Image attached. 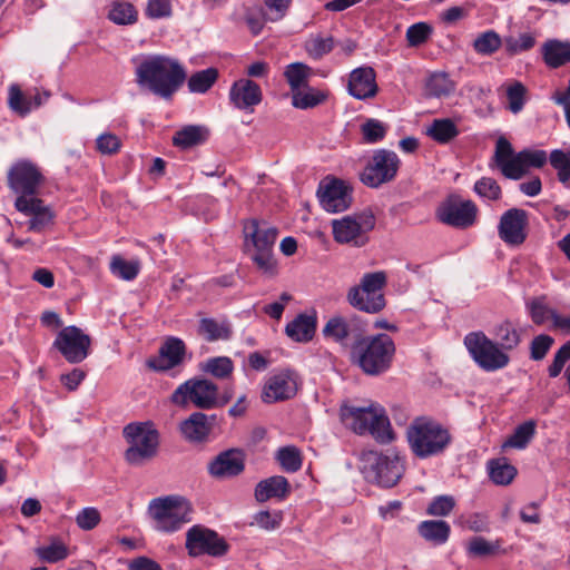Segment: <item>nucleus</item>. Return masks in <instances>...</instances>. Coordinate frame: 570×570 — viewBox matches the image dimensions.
Instances as JSON below:
<instances>
[{
	"instance_id": "obj_26",
	"label": "nucleus",
	"mask_w": 570,
	"mask_h": 570,
	"mask_svg": "<svg viewBox=\"0 0 570 570\" xmlns=\"http://www.w3.org/2000/svg\"><path fill=\"white\" fill-rule=\"evenodd\" d=\"M379 409L373 405L367 407L344 406L341 410V416L344 424L355 433L365 434L368 432L373 420L377 419Z\"/></svg>"
},
{
	"instance_id": "obj_49",
	"label": "nucleus",
	"mask_w": 570,
	"mask_h": 570,
	"mask_svg": "<svg viewBox=\"0 0 570 570\" xmlns=\"http://www.w3.org/2000/svg\"><path fill=\"white\" fill-rule=\"evenodd\" d=\"M514 155L511 144L504 137H500L495 144L493 160L504 177L508 166L514 164Z\"/></svg>"
},
{
	"instance_id": "obj_29",
	"label": "nucleus",
	"mask_w": 570,
	"mask_h": 570,
	"mask_svg": "<svg viewBox=\"0 0 570 570\" xmlns=\"http://www.w3.org/2000/svg\"><path fill=\"white\" fill-rule=\"evenodd\" d=\"M542 58L550 68H559L570 62V41L547 40L541 49Z\"/></svg>"
},
{
	"instance_id": "obj_27",
	"label": "nucleus",
	"mask_w": 570,
	"mask_h": 570,
	"mask_svg": "<svg viewBox=\"0 0 570 570\" xmlns=\"http://www.w3.org/2000/svg\"><path fill=\"white\" fill-rule=\"evenodd\" d=\"M291 493V485L283 475H273L259 481L255 487V499L263 503L271 499L284 500Z\"/></svg>"
},
{
	"instance_id": "obj_32",
	"label": "nucleus",
	"mask_w": 570,
	"mask_h": 570,
	"mask_svg": "<svg viewBox=\"0 0 570 570\" xmlns=\"http://www.w3.org/2000/svg\"><path fill=\"white\" fill-rule=\"evenodd\" d=\"M419 534L428 542L441 546L450 537V524L444 520H424L417 525Z\"/></svg>"
},
{
	"instance_id": "obj_62",
	"label": "nucleus",
	"mask_w": 570,
	"mask_h": 570,
	"mask_svg": "<svg viewBox=\"0 0 570 570\" xmlns=\"http://www.w3.org/2000/svg\"><path fill=\"white\" fill-rule=\"evenodd\" d=\"M14 206L17 210L27 215H31V217L37 215L38 213H42L50 209L49 207L43 205V202L41 199L29 196L17 197Z\"/></svg>"
},
{
	"instance_id": "obj_18",
	"label": "nucleus",
	"mask_w": 570,
	"mask_h": 570,
	"mask_svg": "<svg viewBox=\"0 0 570 570\" xmlns=\"http://www.w3.org/2000/svg\"><path fill=\"white\" fill-rule=\"evenodd\" d=\"M42 181L38 167L28 160L16 163L8 173L9 187L20 196H32Z\"/></svg>"
},
{
	"instance_id": "obj_56",
	"label": "nucleus",
	"mask_w": 570,
	"mask_h": 570,
	"mask_svg": "<svg viewBox=\"0 0 570 570\" xmlns=\"http://www.w3.org/2000/svg\"><path fill=\"white\" fill-rule=\"evenodd\" d=\"M361 131L365 142L375 144L385 137L387 127L382 121L370 118L361 126Z\"/></svg>"
},
{
	"instance_id": "obj_13",
	"label": "nucleus",
	"mask_w": 570,
	"mask_h": 570,
	"mask_svg": "<svg viewBox=\"0 0 570 570\" xmlns=\"http://www.w3.org/2000/svg\"><path fill=\"white\" fill-rule=\"evenodd\" d=\"M476 216V205L472 200L462 199L456 194L448 196L436 208V217L441 223L460 229L471 227Z\"/></svg>"
},
{
	"instance_id": "obj_25",
	"label": "nucleus",
	"mask_w": 570,
	"mask_h": 570,
	"mask_svg": "<svg viewBox=\"0 0 570 570\" xmlns=\"http://www.w3.org/2000/svg\"><path fill=\"white\" fill-rule=\"evenodd\" d=\"M346 301L353 308L367 314H377L386 306L384 294L362 293V287L357 285L348 288Z\"/></svg>"
},
{
	"instance_id": "obj_16",
	"label": "nucleus",
	"mask_w": 570,
	"mask_h": 570,
	"mask_svg": "<svg viewBox=\"0 0 570 570\" xmlns=\"http://www.w3.org/2000/svg\"><path fill=\"white\" fill-rule=\"evenodd\" d=\"M317 197L322 208L328 213L344 212L352 204L350 187L337 178L322 179L317 188Z\"/></svg>"
},
{
	"instance_id": "obj_52",
	"label": "nucleus",
	"mask_w": 570,
	"mask_h": 570,
	"mask_svg": "<svg viewBox=\"0 0 570 570\" xmlns=\"http://www.w3.org/2000/svg\"><path fill=\"white\" fill-rule=\"evenodd\" d=\"M110 271L125 281L134 279L139 273L138 262H128L119 255H115L110 262Z\"/></svg>"
},
{
	"instance_id": "obj_22",
	"label": "nucleus",
	"mask_w": 570,
	"mask_h": 570,
	"mask_svg": "<svg viewBox=\"0 0 570 570\" xmlns=\"http://www.w3.org/2000/svg\"><path fill=\"white\" fill-rule=\"evenodd\" d=\"M263 94L258 83L248 79L240 78L236 80L229 89V100L235 108L240 110H252L254 106L262 102Z\"/></svg>"
},
{
	"instance_id": "obj_43",
	"label": "nucleus",
	"mask_w": 570,
	"mask_h": 570,
	"mask_svg": "<svg viewBox=\"0 0 570 570\" xmlns=\"http://www.w3.org/2000/svg\"><path fill=\"white\" fill-rule=\"evenodd\" d=\"M537 43V38L531 32L521 33L519 37L509 36L504 38V49L509 56H517L531 50Z\"/></svg>"
},
{
	"instance_id": "obj_28",
	"label": "nucleus",
	"mask_w": 570,
	"mask_h": 570,
	"mask_svg": "<svg viewBox=\"0 0 570 570\" xmlns=\"http://www.w3.org/2000/svg\"><path fill=\"white\" fill-rule=\"evenodd\" d=\"M212 430L209 417L203 412H194L181 422L180 432L190 442L204 441Z\"/></svg>"
},
{
	"instance_id": "obj_34",
	"label": "nucleus",
	"mask_w": 570,
	"mask_h": 570,
	"mask_svg": "<svg viewBox=\"0 0 570 570\" xmlns=\"http://www.w3.org/2000/svg\"><path fill=\"white\" fill-rule=\"evenodd\" d=\"M230 324L226 321L217 322L214 318H202L199 321L198 334L207 342L229 340L232 336Z\"/></svg>"
},
{
	"instance_id": "obj_4",
	"label": "nucleus",
	"mask_w": 570,
	"mask_h": 570,
	"mask_svg": "<svg viewBox=\"0 0 570 570\" xmlns=\"http://www.w3.org/2000/svg\"><path fill=\"white\" fill-rule=\"evenodd\" d=\"M277 229L250 219L244 225L245 248L252 261L265 274H275V261L273 258V246L277 237Z\"/></svg>"
},
{
	"instance_id": "obj_40",
	"label": "nucleus",
	"mask_w": 570,
	"mask_h": 570,
	"mask_svg": "<svg viewBox=\"0 0 570 570\" xmlns=\"http://www.w3.org/2000/svg\"><path fill=\"white\" fill-rule=\"evenodd\" d=\"M218 78V70L216 68H207L205 70L193 73L187 86L190 92L205 94L208 91Z\"/></svg>"
},
{
	"instance_id": "obj_47",
	"label": "nucleus",
	"mask_w": 570,
	"mask_h": 570,
	"mask_svg": "<svg viewBox=\"0 0 570 570\" xmlns=\"http://www.w3.org/2000/svg\"><path fill=\"white\" fill-rule=\"evenodd\" d=\"M549 161L553 169L557 170L559 181L566 185L570 180V150H552Z\"/></svg>"
},
{
	"instance_id": "obj_42",
	"label": "nucleus",
	"mask_w": 570,
	"mask_h": 570,
	"mask_svg": "<svg viewBox=\"0 0 570 570\" xmlns=\"http://www.w3.org/2000/svg\"><path fill=\"white\" fill-rule=\"evenodd\" d=\"M138 12L129 2L115 1L109 10L108 18L116 24H132L137 21Z\"/></svg>"
},
{
	"instance_id": "obj_10",
	"label": "nucleus",
	"mask_w": 570,
	"mask_h": 570,
	"mask_svg": "<svg viewBox=\"0 0 570 570\" xmlns=\"http://www.w3.org/2000/svg\"><path fill=\"white\" fill-rule=\"evenodd\" d=\"M374 227L375 216L371 209H366L356 216L333 220V235L337 243H352L356 247H362L368 242L366 233Z\"/></svg>"
},
{
	"instance_id": "obj_44",
	"label": "nucleus",
	"mask_w": 570,
	"mask_h": 570,
	"mask_svg": "<svg viewBox=\"0 0 570 570\" xmlns=\"http://www.w3.org/2000/svg\"><path fill=\"white\" fill-rule=\"evenodd\" d=\"M376 416L377 419L373 420L367 433L373 435V438L381 443H390L394 439L390 420L381 407Z\"/></svg>"
},
{
	"instance_id": "obj_53",
	"label": "nucleus",
	"mask_w": 570,
	"mask_h": 570,
	"mask_svg": "<svg viewBox=\"0 0 570 570\" xmlns=\"http://www.w3.org/2000/svg\"><path fill=\"white\" fill-rule=\"evenodd\" d=\"M527 306L535 325H543L548 320L553 321V313H557L544 303L543 296L533 298Z\"/></svg>"
},
{
	"instance_id": "obj_20",
	"label": "nucleus",
	"mask_w": 570,
	"mask_h": 570,
	"mask_svg": "<svg viewBox=\"0 0 570 570\" xmlns=\"http://www.w3.org/2000/svg\"><path fill=\"white\" fill-rule=\"evenodd\" d=\"M297 392L296 379L291 371H283L268 379L262 392L264 403L292 399Z\"/></svg>"
},
{
	"instance_id": "obj_45",
	"label": "nucleus",
	"mask_w": 570,
	"mask_h": 570,
	"mask_svg": "<svg viewBox=\"0 0 570 570\" xmlns=\"http://www.w3.org/2000/svg\"><path fill=\"white\" fill-rule=\"evenodd\" d=\"M535 433V422L530 420L517 426L513 434L504 442V446L524 449Z\"/></svg>"
},
{
	"instance_id": "obj_3",
	"label": "nucleus",
	"mask_w": 570,
	"mask_h": 570,
	"mask_svg": "<svg viewBox=\"0 0 570 570\" xmlns=\"http://www.w3.org/2000/svg\"><path fill=\"white\" fill-rule=\"evenodd\" d=\"M406 438L412 453L419 459L444 453L453 440L449 429L425 416L413 420L406 430Z\"/></svg>"
},
{
	"instance_id": "obj_14",
	"label": "nucleus",
	"mask_w": 570,
	"mask_h": 570,
	"mask_svg": "<svg viewBox=\"0 0 570 570\" xmlns=\"http://www.w3.org/2000/svg\"><path fill=\"white\" fill-rule=\"evenodd\" d=\"M228 543L216 531L203 525H193L186 533V549L189 556L208 554L223 557L228 551Z\"/></svg>"
},
{
	"instance_id": "obj_1",
	"label": "nucleus",
	"mask_w": 570,
	"mask_h": 570,
	"mask_svg": "<svg viewBox=\"0 0 570 570\" xmlns=\"http://www.w3.org/2000/svg\"><path fill=\"white\" fill-rule=\"evenodd\" d=\"M137 85L151 94L169 100L184 85L187 73L175 58L154 55L139 62L135 71Z\"/></svg>"
},
{
	"instance_id": "obj_51",
	"label": "nucleus",
	"mask_w": 570,
	"mask_h": 570,
	"mask_svg": "<svg viewBox=\"0 0 570 570\" xmlns=\"http://www.w3.org/2000/svg\"><path fill=\"white\" fill-rule=\"evenodd\" d=\"M37 556L45 562L56 563L68 557V548L59 540H53L49 546L36 549Z\"/></svg>"
},
{
	"instance_id": "obj_64",
	"label": "nucleus",
	"mask_w": 570,
	"mask_h": 570,
	"mask_svg": "<svg viewBox=\"0 0 570 570\" xmlns=\"http://www.w3.org/2000/svg\"><path fill=\"white\" fill-rule=\"evenodd\" d=\"M570 360V340L564 343L554 354L553 361L548 367V373L550 377H557L564 364Z\"/></svg>"
},
{
	"instance_id": "obj_12",
	"label": "nucleus",
	"mask_w": 570,
	"mask_h": 570,
	"mask_svg": "<svg viewBox=\"0 0 570 570\" xmlns=\"http://www.w3.org/2000/svg\"><path fill=\"white\" fill-rule=\"evenodd\" d=\"M400 163V158L394 151L379 149L360 174V179L367 187L379 188L396 177Z\"/></svg>"
},
{
	"instance_id": "obj_8",
	"label": "nucleus",
	"mask_w": 570,
	"mask_h": 570,
	"mask_svg": "<svg viewBox=\"0 0 570 570\" xmlns=\"http://www.w3.org/2000/svg\"><path fill=\"white\" fill-rule=\"evenodd\" d=\"M464 345L476 365L485 372H495L510 363V356L483 332H472L464 337Z\"/></svg>"
},
{
	"instance_id": "obj_48",
	"label": "nucleus",
	"mask_w": 570,
	"mask_h": 570,
	"mask_svg": "<svg viewBox=\"0 0 570 570\" xmlns=\"http://www.w3.org/2000/svg\"><path fill=\"white\" fill-rule=\"evenodd\" d=\"M429 96L442 97L453 91V83L444 72H435L431 75L425 85Z\"/></svg>"
},
{
	"instance_id": "obj_5",
	"label": "nucleus",
	"mask_w": 570,
	"mask_h": 570,
	"mask_svg": "<svg viewBox=\"0 0 570 570\" xmlns=\"http://www.w3.org/2000/svg\"><path fill=\"white\" fill-rule=\"evenodd\" d=\"M361 471L366 481L390 489L399 483L405 468L400 455L393 451H368L362 456Z\"/></svg>"
},
{
	"instance_id": "obj_21",
	"label": "nucleus",
	"mask_w": 570,
	"mask_h": 570,
	"mask_svg": "<svg viewBox=\"0 0 570 570\" xmlns=\"http://www.w3.org/2000/svg\"><path fill=\"white\" fill-rule=\"evenodd\" d=\"M186 346L178 337H168L159 348V356L147 361L148 367L157 372H166L183 364Z\"/></svg>"
},
{
	"instance_id": "obj_19",
	"label": "nucleus",
	"mask_w": 570,
	"mask_h": 570,
	"mask_svg": "<svg viewBox=\"0 0 570 570\" xmlns=\"http://www.w3.org/2000/svg\"><path fill=\"white\" fill-rule=\"evenodd\" d=\"M246 454L242 449L233 448L220 452L208 463V473L216 479H229L245 470Z\"/></svg>"
},
{
	"instance_id": "obj_15",
	"label": "nucleus",
	"mask_w": 570,
	"mask_h": 570,
	"mask_svg": "<svg viewBox=\"0 0 570 570\" xmlns=\"http://www.w3.org/2000/svg\"><path fill=\"white\" fill-rule=\"evenodd\" d=\"M91 338L77 326L63 327L57 335L53 347L72 364L82 362L89 354Z\"/></svg>"
},
{
	"instance_id": "obj_57",
	"label": "nucleus",
	"mask_w": 570,
	"mask_h": 570,
	"mask_svg": "<svg viewBox=\"0 0 570 570\" xmlns=\"http://www.w3.org/2000/svg\"><path fill=\"white\" fill-rule=\"evenodd\" d=\"M473 190L482 198L499 200L502 195L500 185L491 177H482L475 181Z\"/></svg>"
},
{
	"instance_id": "obj_30",
	"label": "nucleus",
	"mask_w": 570,
	"mask_h": 570,
	"mask_svg": "<svg viewBox=\"0 0 570 570\" xmlns=\"http://www.w3.org/2000/svg\"><path fill=\"white\" fill-rule=\"evenodd\" d=\"M209 136L207 127L202 125H187L177 130L173 137V145L180 149H189L191 147L204 144Z\"/></svg>"
},
{
	"instance_id": "obj_55",
	"label": "nucleus",
	"mask_w": 570,
	"mask_h": 570,
	"mask_svg": "<svg viewBox=\"0 0 570 570\" xmlns=\"http://www.w3.org/2000/svg\"><path fill=\"white\" fill-rule=\"evenodd\" d=\"M499 541L489 542L483 537H473L468 544V554L471 557H489L498 553Z\"/></svg>"
},
{
	"instance_id": "obj_38",
	"label": "nucleus",
	"mask_w": 570,
	"mask_h": 570,
	"mask_svg": "<svg viewBox=\"0 0 570 570\" xmlns=\"http://www.w3.org/2000/svg\"><path fill=\"white\" fill-rule=\"evenodd\" d=\"M502 45H504V40L501 39L500 35L494 30H488L473 40L472 47L481 56H492Z\"/></svg>"
},
{
	"instance_id": "obj_17",
	"label": "nucleus",
	"mask_w": 570,
	"mask_h": 570,
	"mask_svg": "<svg viewBox=\"0 0 570 570\" xmlns=\"http://www.w3.org/2000/svg\"><path fill=\"white\" fill-rule=\"evenodd\" d=\"M529 214L521 208L505 210L498 225V234L502 242L509 246H520L528 237Z\"/></svg>"
},
{
	"instance_id": "obj_60",
	"label": "nucleus",
	"mask_w": 570,
	"mask_h": 570,
	"mask_svg": "<svg viewBox=\"0 0 570 570\" xmlns=\"http://www.w3.org/2000/svg\"><path fill=\"white\" fill-rule=\"evenodd\" d=\"M527 89L520 81L513 82L507 89V97L509 101V110L518 114L523 109L525 102Z\"/></svg>"
},
{
	"instance_id": "obj_7",
	"label": "nucleus",
	"mask_w": 570,
	"mask_h": 570,
	"mask_svg": "<svg viewBox=\"0 0 570 570\" xmlns=\"http://www.w3.org/2000/svg\"><path fill=\"white\" fill-rule=\"evenodd\" d=\"M190 508L187 501L178 495L153 499L148 512L158 531L175 532L190 521Z\"/></svg>"
},
{
	"instance_id": "obj_61",
	"label": "nucleus",
	"mask_w": 570,
	"mask_h": 570,
	"mask_svg": "<svg viewBox=\"0 0 570 570\" xmlns=\"http://www.w3.org/2000/svg\"><path fill=\"white\" fill-rule=\"evenodd\" d=\"M554 338L548 334L534 336L530 343V357L533 361H541L552 347Z\"/></svg>"
},
{
	"instance_id": "obj_41",
	"label": "nucleus",
	"mask_w": 570,
	"mask_h": 570,
	"mask_svg": "<svg viewBox=\"0 0 570 570\" xmlns=\"http://www.w3.org/2000/svg\"><path fill=\"white\" fill-rule=\"evenodd\" d=\"M311 68L303 62H293L286 67L284 76L292 89V92L307 87Z\"/></svg>"
},
{
	"instance_id": "obj_31",
	"label": "nucleus",
	"mask_w": 570,
	"mask_h": 570,
	"mask_svg": "<svg viewBox=\"0 0 570 570\" xmlns=\"http://www.w3.org/2000/svg\"><path fill=\"white\" fill-rule=\"evenodd\" d=\"M316 331V317L307 314L297 315L285 327L286 335L295 342H309Z\"/></svg>"
},
{
	"instance_id": "obj_11",
	"label": "nucleus",
	"mask_w": 570,
	"mask_h": 570,
	"mask_svg": "<svg viewBox=\"0 0 570 570\" xmlns=\"http://www.w3.org/2000/svg\"><path fill=\"white\" fill-rule=\"evenodd\" d=\"M367 332V322L356 314L331 317L322 330L324 337L333 340L342 346L356 345Z\"/></svg>"
},
{
	"instance_id": "obj_6",
	"label": "nucleus",
	"mask_w": 570,
	"mask_h": 570,
	"mask_svg": "<svg viewBox=\"0 0 570 570\" xmlns=\"http://www.w3.org/2000/svg\"><path fill=\"white\" fill-rule=\"evenodd\" d=\"M124 438L129 446L125 460L134 466H141L158 453L159 433L150 423H130L124 428Z\"/></svg>"
},
{
	"instance_id": "obj_46",
	"label": "nucleus",
	"mask_w": 570,
	"mask_h": 570,
	"mask_svg": "<svg viewBox=\"0 0 570 570\" xmlns=\"http://www.w3.org/2000/svg\"><path fill=\"white\" fill-rule=\"evenodd\" d=\"M276 459L286 472H297L302 468L301 451L294 446H283L277 451Z\"/></svg>"
},
{
	"instance_id": "obj_9",
	"label": "nucleus",
	"mask_w": 570,
	"mask_h": 570,
	"mask_svg": "<svg viewBox=\"0 0 570 570\" xmlns=\"http://www.w3.org/2000/svg\"><path fill=\"white\" fill-rule=\"evenodd\" d=\"M171 402L179 406L193 403L202 410L218 407V386L204 377H193L181 383L171 394Z\"/></svg>"
},
{
	"instance_id": "obj_2",
	"label": "nucleus",
	"mask_w": 570,
	"mask_h": 570,
	"mask_svg": "<svg viewBox=\"0 0 570 570\" xmlns=\"http://www.w3.org/2000/svg\"><path fill=\"white\" fill-rule=\"evenodd\" d=\"M396 346L393 338L385 334L365 335L350 351L351 362L370 376L386 373L393 363Z\"/></svg>"
},
{
	"instance_id": "obj_54",
	"label": "nucleus",
	"mask_w": 570,
	"mask_h": 570,
	"mask_svg": "<svg viewBox=\"0 0 570 570\" xmlns=\"http://www.w3.org/2000/svg\"><path fill=\"white\" fill-rule=\"evenodd\" d=\"M387 276L383 271L366 273L362 276L357 286L362 287V293L383 294L382 289L386 286Z\"/></svg>"
},
{
	"instance_id": "obj_63",
	"label": "nucleus",
	"mask_w": 570,
	"mask_h": 570,
	"mask_svg": "<svg viewBox=\"0 0 570 570\" xmlns=\"http://www.w3.org/2000/svg\"><path fill=\"white\" fill-rule=\"evenodd\" d=\"M455 501L451 495H439L432 500L426 509L430 515L445 517L454 508Z\"/></svg>"
},
{
	"instance_id": "obj_50",
	"label": "nucleus",
	"mask_w": 570,
	"mask_h": 570,
	"mask_svg": "<svg viewBox=\"0 0 570 570\" xmlns=\"http://www.w3.org/2000/svg\"><path fill=\"white\" fill-rule=\"evenodd\" d=\"M9 107L19 116L23 117L32 110L31 100L23 94L18 85H11L9 88Z\"/></svg>"
},
{
	"instance_id": "obj_33",
	"label": "nucleus",
	"mask_w": 570,
	"mask_h": 570,
	"mask_svg": "<svg viewBox=\"0 0 570 570\" xmlns=\"http://www.w3.org/2000/svg\"><path fill=\"white\" fill-rule=\"evenodd\" d=\"M492 335L494 343L505 353L513 351L521 343L520 332L509 320L497 324L492 330Z\"/></svg>"
},
{
	"instance_id": "obj_58",
	"label": "nucleus",
	"mask_w": 570,
	"mask_h": 570,
	"mask_svg": "<svg viewBox=\"0 0 570 570\" xmlns=\"http://www.w3.org/2000/svg\"><path fill=\"white\" fill-rule=\"evenodd\" d=\"M433 32L432 27L426 22H416L406 30V41L410 47H419L428 41Z\"/></svg>"
},
{
	"instance_id": "obj_35",
	"label": "nucleus",
	"mask_w": 570,
	"mask_h": 570,
	"mask_svg": "<svg viewBox=\"0 0 570 570\" xmlns=\"http://www.w3.org/2000/svg\"><path fill=\"white\" fill-rule=\"evenodd\" d=\"M460 134L456 125L450 118L434 119L426 135L439 144H448Z\"/></svg>"
},
{
	"instance_id": "obj_36",
	"label": "nucleus",
	"mask_w": 570,
	"mask_h": 570,
	"mask_svg": "<svg viewBox=\"0 0 570 570\" xmlns=\"http://www.w3.org/2000/svg\"><path fill=\"white\" fill-rule=\"evenodd\" d=\"M202 372L210 374L212 376L224 380L232 375L234 371V363L227 356H215L202 362L199 364Z\"/></svg>"
},
{
	"instance_id": "obj_39",
	"label": "nucleus",
	"mask_w": 570,
	"mask_h": 570,
	"mask_svg": "<svg viewBox=\"0 0 570 570\" xmlns=\"http://www.w3.org/2000/svg\"><path fill=\"white\" fill-rule=\"evenodd\" d=\"M490 479L499 485H508L517 475V469L507 462L504 458L489 462Z\"/></svg>"
},
{
	"instance_id": "obj_59",
	"label": "nucleus",
	"mask_w": 570,
	"mask_h": 570,
	"mask_svg": "<svg viewBox=\"0 0 570 570\" xmlns=\"http://www.w3.org/2000/svg\"><path fill=\"white\" fill-rule=\"evenodd\" d=\"M334 47L333 37H312L308 41H306L305 48L308 55L314 59H320L323 56L327 55L332 51Z\"/></svg>"
},
{
	"instance_id": "obj_24",
	"label": "nucleus",
	"mask_w": 570,
	"mask_h": 570,
	"mask_svg": "<svg viewBox=\"0 0 570 570\" xmlns=\"http://www.w3.org/2000/svg\"><path fill=\"white\" fill-rule=\"evenodd\" d=\"M548 156L541 149H523L514 155V164L508 166L505 177L518 180L522 178L529 167L541 168L547 163Z\"/></svg>"
},
{
	"instance_id": "obj_23",
	"label": "nucleus",
	"mask_w": 570,
	"mask_h": 570,
	"mask_svg": "<svg viewBox=\"0 0 570 570\" xmlns=\"http://www.w3.org/2000/svg\"><path fill=\"white\" fill-rule=\"evenodd\" d=\"M376 75L372 67H358L350 73L347 89L351 96L364 100L377 94Z\"/></svg>"
},
{
	"instance_id": "obj_37",
	"label": "nucleus",
	"mask_w": 570,
	"mask_h": 570,
	"mask_svg": "<svg viewBox=\"0 0 570 570\" xmlns=\"http://www.w3.org/2000/svg\"><path fill=\"white\" fill-rule=\"evenodd\" d=\"M326 98V92L305 87L292 95V105L298 109H309L323 104Z\"/></svg>"
}]
</instances>
